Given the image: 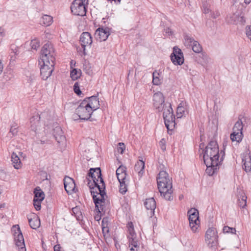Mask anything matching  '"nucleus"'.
<instances>
[{
    "instance_id": "1",
    "label": "nucleus",
    "mask_w": 251,
    "mask_h": 251,
    "mask_svg": "<svg viewBox=\"0 0 251 251\" xmlns=\"http://www.w3.org/2000/svg\"><path fill=\"white\" fill-rule=\"evenodd\" d=\"M153 105L158 112L163 113V117L166 127L168 130H172L176 126L175 117L170 103L165 102L163 94L158 92L153 96Z\"/></svg>"
},
{
    "instance_id": "2",
    "label": "nucleus",
    "mask_w": 251,
    "mask_h": 251,
    "mask_svg": "<svg viewBox=\"0 0 251 251\" xmlns=\"http://www.w3.org/2000/svg\"><path fill=\"white\" fill-rule=\"evenodd\" d=\"M158 189L161 196L167 201L173 200L172 183L168 174L165 171H161L157 177Z\"/></svg>"
},
{
    "instance_id": "3",
    "label": "nucleus",
    "mask_w": 251,
    "mask_h": 251,
    "mask_svg": "<svg viewBox=\"0 0 251 251\" xmlns=\"http://www.w3.org/2000/svg\"><path fill=\"white\" fill-rule=\"evenodd\" d=\"M219 152V148L216 141H210L203 151V158L204 163L210 164V162H213L215 164H220L223 156H222L220 161Z\"/></svg>"
},
{
    "instance_id": "4",
    "label": "nucleus",
    "mask_w": 251,
    "mask_h": 251,
    "mask_svg": "<svg viewBox=\"0 0 251 251\" xmlns=\"http://www.w3.org/2000/svg\"><path fill=\"white\" fill-rule=\"evenodd\" d=\"M88 186L91 189V193L93 196V199L95 204L96 210L98 212L101 213L103 210V203L104 202V196L106 195L104 192L105 184H102L97 187H94L88 183Z\"/></svg>"
},
{
    "instance_id": "5",
    "label": "nucleus",
    "mask_w": 251,
    "mask_h": 251,
    "mask_svg": "<svg viewBox=\"0 0 251 251\" xmlns=\"http://www.w3.org/2000/svg\"><path fill=\"white\" fill-rule=\"evenodd\" d=\"M54 60L55 52L53 46L51 43H47L42 47L40 61L49 63V62H54Z\"/></svg>"
},
{
    "instance_id": "6",
    "label": "nucleus",
    "mask_w": 251,
    "mask_h": 251,
    "mask_svg": "<svg viewBox=\"0 0 251 251\" xmlns=\"http://www.w3.org/2000/svg\"><path fill=\"white\" fill-rule=\"evenodd\" d=\"M88 176L91 177L93 182L88 179V183L90 182V185L95 188L102 185V184H105L101 177V170L100 168H91L88 173Z\"/></svg>"
},
{
    "instance_id": "7",
    "label": "nucleus",
    "mask_w": 251,
    "mask_h": 251,
    "mask_svg": "<svg viewBox=\"0 0 251 251\" xmlns=\"http://www.w3.org/2000/svg\"><path fill=\"white\" fill-rule=\"evenodd\" d=\"M83 101H81L77 108L75 109L76 115L79 117V119L82 120L87 121L91 119V116L93 113L91 109L87 107V104Z\"/></svg>"
},
{
    "instance_id": "8",
    "label": "nucleus",
    "mask_w": 251,
    "mask_h": 251,
    "mask_svg": "<svg viewBox=\"0 0 251 251\" xmlns=\"http://www.w3.org/2000/svg\"><path fill=\"white\" fill-rule=\"evenodd\" d=\"M12 230L14 232L13 236L16 246L19 251H26L25 241L23 234L18 225L12 226Z\"/></svg>"
},
{
    "instance_id": "9",
    "label": "nucleus",
    "mask_w": 251,
    "mask_h": 251,
    "mask_svg": "<svg viewBox=\"0 0 251 251\" xmlns=\"http://www.w3.org/2000/svg\"><path fill=\"white\" fill-rule=\"evenodd\" d=\"M243 123L241 119H239L235 124L232 129L233 132L230 136V139L232 142L240 143L242 140L243 138Z\"/></svg>"
},
{
    "instance_id": "10",
    "label": "nucleus",
    "mask_w": 251,
    "mask_h": 251,
    "mask_svg": "<svg viewBox=\"0 0 251 251\" xmlns=\"http://www.w3.org/2000/svg\"><path fill=\"white\" fill-rule=\"evenodd\" d=\"M39 64L41 65L40 74L42 78L47 80L53 71L54 62H49V63H46L44 61H39Z\"/></svg>"
},
{
    "instance_id": "11",
    "label": "nucleus",
    "mask_w": 251,
    "mask_h": 251,
    "mask_svg": "<svg viewBox=\"0 0 251 251\" xmlns=\"http://www.w3.org/2000/svg\"><path fill=\"white\" fill-rule=\"evenodd\" d=\"M205 241L209 247L212 248L216 246L217 244V232L214 227L207 229L205 233Z\"/></svg>"
},
{
    "instance_id": "12",
    "label": "nucleus",
    "mask_w": 251,
    "mask_h": 251,
    "mask_svg": "<svg viewBox=\"0 0 251 251\" xmlns=\"http://www.w3.org/2000/svg\"><path fill=\"white\" fill-rule=\"evenodd\" d=\"M71 9L74 15L77 16H83L86 13L85 5L80 0H74L71 6Z\"/></svg>"
},
{
    "instance_id": "13",
    "label": "nucleus",
    "mask_w": 251,
    "mask_h": 251,
    "mask_svg": "<svg viewBox=\"0 0 251 251\" xmlns=\"http://www.w3.org/2000/svg\"><path fill=\"white\" fill-rule=\"evenodd\" d=\"M171 59L174 65H182L184 62L183 54L181 50L177 47L173 48V52L171 54Z\"/></svg>"
},
{
    "instance_id": "14",
    "label": "nucleus",
    "mask_w": 251,
    "mask_h": 251,
    "mask_svg": "<svg viewBox=\"0 0 251 251\" xmlns=\"http://www.w3.org/2000/svg\"><path fill=\"white\" fill-rule=\"evenodd\" d=\"M110 29L108 27L98 28L95 32L96 38L100 42L105 41L110 35Z\"/></svg>"
},
{
    "instance_id": "15",
    "label": "nucleus",
    "mask_w": 251,
    "mask_h": 251,
    "mask_svg": "<svg viewBox=\"0 0 251 251\" xmlns=\"http://www.w3.org/2000/svg\"><path fill=\"white\" fill-rule=\"evenodd\" d=\"M83 101L86 102L87 107L91 109L93 112L99 108L100 102L97 96H93L86 98Z\"/></svg>"
},
{
    "instance_id": "16",
    "label": "nucleus",
    "mask_w": 251,
    "mask_h": 251,
    "mask_svg": "<svg viewBox=\"0 0 251 251\" xmlns=\"http://www.w3.org/2000/svg\"><path fill=\"white\" fill-rule=\"evenodd\" d=\"M80 42L83 48V53L84 55L86 54L85 47L91 45L92 43V38L90 33L88 32H83L80 37Z\"/></svg>"
},
{
    "instance_id": "17",
    "label": "nucleus",
    "mask_w": 251,
    "mask_h": 251,
    "mask_svg": "<svg viewBox=\"0 0 251 251\" xmlns=\"http://www.w3.org/2000/svg\"><path fill=\"white\" fill-rule=\"evenodd\" d=\"M64 185L65 189L68 194L75 192V184L73 178L69 176H65L64 178Z\"/></svg>"
},
{
    "instance_id": "18",
    "label": "nucleus",
    "mask_w": 251,
    "mask_h": 251,
    "mask_svg": "<svg viewBox=\"0 0 251 251\" xmlns=\"http://www.w3.org/2000/svg\"><path fill=\"white\" fill-rule=\"evenodd\" d=\"M53 135L58 144H63L65 141V137L60 126L55 127L53 129Z\"/></svg>"
},
{
    "instance_id": "19",
    "label": "nucleus",
    "mask_w": 251,
    "mask_h": 251,
    "mask_svg": "<svg viewBox=\"0 0 251 251\" xmlns=\"http://www.w3.org/2000/svg\"><path fill=\"white\" fill-rule=\"evenodd\" d=\"M40 118V116L37 114L33 115L30 119L31 129L36 133H40L39 130H40L39 128V121Z\"/></svg>"
},
{
    "instance_id": "20",
    "label": "nucleus",
    "mask_w": 251,
    "mask_h": 251,
    "mask_svg": "<svg viewBox=\"0 0 251 251\" xmlns=\"http://www.w3.org/2000/svg\"><path fill=\"white\" fill-rule=\"evenodd\" d=\"M243 168L246 172L251 170V156L250 153L246 152L242 156Z\"/></svg>"
},
{
    "instance_id": "21",
    "label": "nucleus",
    "mask_w": 251,
    "mask_h": 251,
    "mask_svg": "<svg viewBox=\"0 0 251 251\" xmlns=\"http://www.w3.org/2000/svg\"><path fill=\"white\" fill-rule=\"evenodd\" d=\"M237 197L238 201V205L241 208H244L247 204V196L244 192L240 188L237 189Z\"/></svg>"
},
{
    "instance_id": "22",
    "label": "nucleus",
    "mask_w": 251,
    "mask_h": 251,
    "mask_svg": "<svg viewBox=\"0 0 251 251\" xmlns=\"http://www.w3.org/2000/svg\"><path fill=\"white\" fill-rule=\"evenodd\" d=\"M11 162L13 167L16 169H19L22 167V163L18 155L16 152L11 154Z\"/></svg>"
},
{
    "instance_id": "23",
    "label": "nucleus",
    "mask_w": 251,
    "mask_h": 251,
    "mask_svg": "<svg viewBox=\"0 0 251 251\" xmlns=\"http://www.w3.org/2000/svg\"><path fill=\"white\" fill-rule=\"evenodd\" d=\"M145 162L141 159H139L134 166L135 171L138 173L139 176L141 177L144 173Z\"/></svg>"
},
{
    "instance_id": "24",
    "label": "nucleus",
    "mask_w": 251,
    "mask_h": 251,
    "mask_svg": "<svg viewBox=\"0 0 251 251\" xmlns=\"http://www.w3.org/2000/svg\"><path fill=\"white\" fill-rule=\"evenodd\" d=\"M207 167L206 169V173L209 176H212L217 170L218 169V166L219 164H215L213 163V162H210V164H208L207 163H204Z\"/></svg>"
},
{
    "instance_id": "25",
    "label": "nucleus",
    "mask_w": 251,
    "mask_h": 251,
    "mask_svg": "<svg viewBox=\"0 0 251 251\" xmlns=\"http://www.w3.org/2000/svg\"><path fill=\"white\" fill-rule=\"evenodd\" d=\"M30 226L36 229L40 226V221L38 217L35 216L33 218H28Z\"/></svg>"
},
{
    "instance_id": "26",
    "label": "nucleus",
    "mask_w": 251,
    "mask_h": 251,
    "mask_svg": "<svg viewBox=\"0 0 251 251\" xmlns=\"http://www.w3.org/2000/svg\"><path fill=\"white\" fill-rule=\"evenodd\" d=\"M144 205L147 209L151 211H153L156 208V202L153 198L146 199Z\"/></svg>"
},
{
    "instance_id": "27",
    "label": "nucleus",
    "mask_w": 251,
    "mask_h": 251,
    "mask_svg": "<svg viewBox=\"0 0 251 251\" xmlns=\"http://www.w3.org/2000/svg\"><path fill=\"white\" fill-rule=\"evenodd\" d=\"M52 22V17L48 15H43L40 20V24L45 26H50Z\"/></svg>"
},
{
    "instance_id": "28",
    "label": "nucleus",
    "mask_w": 251,
    "mask_h": 251,
    "mask_svg": "<svg viewBox=\"0 0 251 251\" xmlns=\"http://www.w3.org/2000/svg\"><path fill=\"white\" fill-rule=\"evenodd\" d=\"M34 199L36 200H39L43 201L45 198L44 192L41 190L39 187H36L34 190Z\"/></svg>"
},
{
    "instance_id": "29",
    "label": "nucleus",
    "mask_w": 251,
    "mask_h": 251,
    "mask_svg": "<svg viewBox=\"0 0 251 251\" xmlns=\"http://www.w3.org/2000/svg\"><path fill=\"white\" fill-rule=\"evenodd\" d=\"M129 239V247L130 248V250L131 251H134V249H136V250H138L139 248V246L137 240V237L135 236V238H130Z\"/></svg>"
},
{
    "instance_id": "30",
    "label": "nucleus",
    "mask_w": 251,
    "mask_h": 251,
    "mask_svg": "<svg viewBox=\"0 0 251 251\" xmlns=\"http://www.w3.org/2000/svg\"><path fill=\"white\" fill-rule=\"evenodd\" d=\"M188 216H189V220H198L199 217V211L196 208H191L187 212Z\"/></svg>"
},
{
    "instance_id": "31",
    "label": "nucleus",
    "mask_w": 251,
    "mask_h": 251,
    "mask_svg": "<svg viewBox=\"0 0 251 251\" xmlns=\"http://www.w3.org/2000/svg\"><path fill=\"white\" fill-rule=\"evenodd\" d=\"M128 228V238H135L136 236V234L134 230L133 225L132 222L128 223L127 226Z\"/></svg>"
},
{
    "instance_id": "32",
    "label": "nucleus",
    "mask_w": 251,
    "mask_h": 251,
    "mask_svg": "<svg viewBox=\"0 0 251 251\" xmlns=\"http://www.w3.org/2000/svg\"><path fill=\"white\" fill-rule=\"evenodd\" d=\"M189 226L191 227L192 230L195 232L197 231V230L199 227V220H189Z\"/></svg>"
},
{
    "instance_id": "33",
    "label": "nucleus",
    "mask_w": 251,
    "mask_h": 251,
    "mask_svg": "<svg viewBox=\"0 0 251 251\" xmlns=\"http://www.w3.org/2000/svg\"><path fill=\"white\" fill-rule=\"evenodd\" d=\"M81 72L80 70L73 69L70 73V76L73 80L77 79L81 75Z\"/></svg>"
},
{
    "instance_id": "34",
    "label": "nucleus",
    "mask_w": 251,
    "mask_h": 251,
    "mask_svg": "<svg viewBox=\"0 0 251 251\" xmlns=\"http://www.w3.org/2000/svg\"><path fill=\"white\" fill-rule=\"evenodd\" d=\"M184 44L186 46H191L196 41L190 35L185 34L184 35Z\"/></svg>"
},
{
    "instance_id": "35",
    "label": "nucleus",
    "mask_w": 251,
    "mask_h": 251,
    "mask_svg": "<svg viewBox=\"0 0 251 251\" xmlns=\"http://www.w3.org/2000/svg\"><path fill=\"white\" fill-rule=\"evenodd\" d=\"M27 82L30 85H37V76L34 74H32L27 76Z\"/></svg>"
},
{
    "instance_id": "36",
    "label": "nucleus",
    "mask_w": 251,
    "mask_h": 251,
    "mask_svg": "<svg viewBox=\"0 0 251 251\" xmlns=\"http://www.w3.org/2000/svg\"><path fill=\"white\" fill-rule=\"evenodd\" d=\"M193 50L196 53H200L202 51V48L197 41L194 42L191 46Z\"/></svg>"
},
{
    "instance_id": "37",
    "label": "nucleus",
    "mask_w": 251,
    "mask_h": 251,
    "mask_svg": "<svg viewBox=\"0 0 251 251\" xmlns=\"http://www.w3.org/2000/svg\"><path fill=\"white\" fill-rule=\"evenodd\" d=\"M185 112V108L179 105L177 107L176 109V117L177 118H181L183 116Z\"/></svg>"
},
{
    "instance_id": "38",
    "label": "nucleus",
    "mask_w": 251,
    "mask_h": 251,
    "mask_svg": "<svg viewBox=\"0 0 251 251\" xmlns=\"http://www.w3.org/2000/svg\"><path fill=\"white\" fill-rule=\"evenodd\" d=\"M19 49L18 47L15 45H11V58H15V56L19 53Z\"/></svg>"
},
{
    "instance_id": "39",
    "label": "nucleus",
    "mask_w": 251,
    "mask_h": 251,
    "mask_svg": "<svg viewBox=\"0 0 251 251\" xmlns=\"http://www.w3.org/2000/svg\"><path fill=\"white\" fill-rule=\"evenodd\" d=\"M101 226H102V233L103 234L104 237H108L109 235H108L109 228L107 226V224H106V226H105L104 219H103L102 221Z\"/></svg>"
},
{
    "instance_id": "40",
    "label": "nucleus",
    "mask_w": 251,
    "mask_h": 251,
    "mask_svg": "<svg viewBox=\"0 0 251 251\" xmlns=\"http://www.w3.org/2000/svg\"><path fill=\"white\" fill-rule=\"evenodd\" d=\"M30 46L32 49L36 50L40 46V42L39 40L34 39L31 40L30 42Z\"/></svg>"
},
{
    "instance_id": "41",
    "label": "nucleus",
    "mask_w": 251,
    "mask_h": 251,
    "mask_svg": "<svg viewBox=\"0 0 251 251\" xmlns=\"http://www.w3.org/2000/svg\"><path fill=\"white\" fill-rule=\"evenodd\" d=\"M120 188L119 191L122 194H124L127 191L126 186V182H120Z\"/></svg>"
},
{
    "instance_id": "42",
    "label": "nucleus",
    "mask_w": 251,
    "mask_h": 251,
    "mask_svg": "<svg viewBox=\"0 0 251 251\" xmlns=\"http://www.w3.org/2000/svg\"><path fill=\"white\" fill-rule=\"evenodd\" d=\"M223 230L224 233H230L232 234H235L236 232L235 228L230 227L228 226H225L223 227Z\"/></svg>"
},
{
    "instance_id": "43",
    "label": "nucleus",
    "mask_w": 251,
    "mask_h": 251,
    "mask_svg": "<svg viewBox=\"0 0 251 251\" xmlns=\"http://www.w3.org/2000/svg\"><path fill=\"white\" fill-rule=\"evenodd\" d=\"M210 5L206 3H203L202 4V10L203 13L205 14H210L211 10L210 8Z\"/></svg>"
},
{
    "instance_id": "44",
    "label": "nucleus",
    "mask_w": 251,
    "mask_h": 251,
    "mask_svg": "<svg viewBox=\"0 0 251 251\" xmlns=\"http://www.w3.org/2000/svg\"><path fill=\"white\" fill-rule=\"evenodd\" d=\"M155 72H154L152 74V83L153 84L156 85H158L161 83V80L159 79V78L155 76Z\"/></svg>"
},
{
    "instance_id": "45",
    "label": "nucleus",
    "mask_w": 251,
    "mask_h": 251,
    "mask_svg": "<svg viewBox=\"0 0 251 251\" xmlns=\"http://www.w3.org/2000/svg\"><path fill=\"white\" fill-rule=\"evenodd\" d=\"M126 149V146L123 143H119L118 147L117 148V151L120 153L121 154H123L125 150Z\"/></svg>"
},
{
    "instance_id": "46",
    "label": "nucleus",
    "mask_w": 251,
    "mask_h": 251,
    "mask_svg": "<svg viewBox=\"0 0 251 251\" xmlns=\"http://www.w3.org/2000/svg\"><path fill=\"white\" fill-rule=\"evenodd\" d=\"M126 173L117 175V178H118L119 182H126Z\"/></svg>"
},
{
    "instance_id": "47",
    "label": "nucleus",
    "mask_w": 251,
    "mask_h": 251,
    "mask_svg": "<svg viewBox=\"0 0 251 251\" xmlns=\"http://www.w3.org/2000/svg\"><path fill=\"white\" fill-rule=\"evenodd\" d=\"M74 91L77 95H80L81 94L79 84L77 82H75L74 85Z\"/></svg>"
},
{
    "instance_id": "48",
    "label": "nucleus",
    "mask_w": 251,
    "mask_h": 251,
    "mask_svg": "<svg viewBox=\"0 0 251 251\" xmlns=\"http://www.w3.org/2000/svg\"><path fill=\"white\" fill-rule=\"evenodd\" d=\"M126 173V168L123 166H120L116 170V175Z\"/></svg>"
},
{
    "instance_id": "49",
    "label": "nucleus",
    "mask_w": 251,
    "mask_h": 251,
    "mask_svg": "<svg viewBox=\"0 0 251 251\" xmlns=\"http://www.w3.org/2000/svg\"><path fill=\"white\" fill-rule=\"evenodd\" d=\"M42 201L33 200L34 206L37 210H39L41 209V202Z\"/></svg>"
},
{
    "instance_id": "50",
    "label": "nucleus",
    "mask_w": 251,
    "mask_h": 251,
    "mask_svg": "<svg viewBox=\"0 0 251 251\" xmlns=\"http://www.w3.org/2000/svg\"><path fill=\"white\" fill-rule=\"evenodd\" d=\"M220 15V12L218 11H211L210 17L213 19H216Z\"/></svg>"
},
{
    "instance_id": "51",
    "label": "nucleus",
    "mask_w": 251,
    "mask_h": 251,
    "mask_svg": "<svg viewBox=\"0 0 251 251\" xmlns=\"http://www.w3.org/2000/svg\"><path fill=\"white\" fill-rule=\"evenodd\" d=\"M246 32L247 37L251 41V25L247 26L246 28Z\"/></svg>"
},
{
    "instance_id": "52",
    "label": "nucleus",
    "mask_w": 251,
    "mask_h": 251,
    "mask_svg": "<svg viewBox=\"0 0 251 251\" xmlns=\"http://www.w3.org/2000/svg\"><path fill=\"white\" fill-rule=\"evenodd\" d=\"M17 125H12L10 129V132L14 135L17 134Z\"/></svg>"
},
{
    "instance_id": "53",
    "label": "nucleus",
    "mask_w": 251,
    "mask_h": 251,
    "mask_svg": "<svg viewBox=\"0 0 251 251\" xmlns=\"http://www.w3.org/2000/svg\"><path fill=\"white\" fill-rule=\"evenodd\" d=\"M72 212L74 213L76 217L78 216V214L80 213V211L79 210V208L77 207L73 208Z\"/></svg>"
},
{
    "instance_id": "54",
    "label": "nucleus",
    "mask_w": 251,
    "mask_h": 251,
    "mask_svg": "<svg viewBox=\"0 0 251 251\" xmlns=\"http://www.w3.org/2000/svg\"><path fill=\"white\" fill-rule=\"evenodd\" d=\"M166 36H171L173 34V31L170 28H167L164 30Z\"/></svg>"
},
{
    "instance_id": "55",
    "label": "nucleus",
    "mask_w": 251,
    "mask_h": 251,
    "mask_svg": "<svg viewBox=\"0 0 251 251\" xmlns=\"http://www.w3.org/2000/svg\"><path fill=\"white\" fill-rule=\"evenodd\" d=\"M159 144H160V146L161 147V149L163 151H165V149H166V148H165V145L164 144V142H163V139L161 141H160Z\"/></svg>"
},
{
    "instance_id": "56",
    "label": "nucleus",
    "mask_w": 251,
    "mask_h": 251,
    "mask_svg": "<svg viewBox=\"0 0 251 251\" xmlns=\"http://www.w3.org/2000/svg\"><path fill=\"white\" fill-rule=\"evenodd\" d=\"M60 246L59 244H57L54 246V251H60Z\"/></svg>"
},
{
    "instance_id": "57",
    "label": "nucleus",
    "mask_w": 251,
    "mask_h": 251,
    "mask_svg": "<svg viewBox=\"0 0 251 251\" xmlns=\"http://www.w3.org/2000/svg\"><path fill=\"white\" fill-rule=\"evenodd\" d=\"M2 70H3V65L1 63V60H0V75L2 73Z\"/></svg>"
},
{
    "instance_id": "58",
    "label": "nucleus",
    "mask_w": 251,
    "mask_h": 251,
    "mask_svg": "<svg viewBox=\"0 0 251 251\" xmlns=\"http://www.w3.org/2000/svg\"><path fill=\"white\" fill-rule=\"evenodd\" d=\"M3 32V30L2 28L0 27V38L2 37V33Z\"/></svg>"
},
{
    "instance_id": "59",
    "label": "nucleus",
    "mask_w": 251,
    "mask_h": 251,
    "mask_svg": "<svg viewBox=\"0 0 251 251\" xmlns=\"http://www.w3.org/2000/svg\"><path fill=\"white\" fill-rule=\"evenodd\" d=\"M95 219L98 221L100 219V217L98 215L95 217Z\"/></svg>"
},
{
    "instance_id": "60",
    "label": "nucleus",
    "mask_w": 251,
    "mask_h": 251,
    "mask_svg": "<svg viewBox=\"0 0 251 251\" xmlns=\"http://www.w3.org/2000/svg\"><path fill=\"white\" fill-rule=\"evenodd\" d=\"M244 2L246 4H249L251 2V0H245Z\"/></svg>"
},
{
    "instance_id": "61",
    "label": "nucleus",
    "mask_w": 251,
    "mask_h": 251,
    "mask_svg": "<svg viewBox=\"0 0 251 251\" xmlns=\"http://www.w3.org/2000/svg\"><path fill=\"white\" fill-rule=\"evenodd\" d=\"M112 1H114L115 2H116V1H118V3H121V0H111V2Z\"/></svg>"
},
{
    "instance_id": "62",
    "label": "nucleus",
    "mask_w": 251,
    "mask_h": 251,
    "mask_svg": "<svg viewBox=\"0 0 251 251\" xmlns=\"http://www.w3.org/2000/svg\"><path fill=\"white\" fill-rule=\"evenodd\" d=\"M183 198V195H180L179 196V200H181Z\"/></svg>"
},
{
    "instance_id": "63",
    "label": "nucleus",
    "mask_w": 251,
    "mask_h": 251,
    "mask_svg": "<svg viewBox=\"0 0 251 251\" xmlns=\"http://www.w3.org/2000/svg\"><path fill=\"white\" fill-rule=\"evenodd\" d=\"M5 204L4 203L0 204V208L4 207L5 206Z\"/></svg>"
},
{
    "instance_id": "64",
    "label": "nucleus",
    "mask_w": 251,
    "mask_h": 251,
    "mask_svg": "<svg viewBox=\"0 0 251 251\" xmlns=\"http://www.w3.org/2000/svg\"><path fill=\"white\" fill-rule=\"evenodd\" d=\"M234 3L237 2L239 0H232Z\"/></svg>"
}]
</instances>
